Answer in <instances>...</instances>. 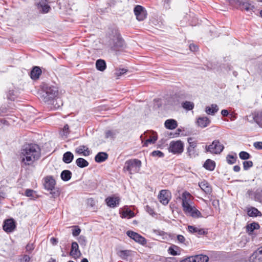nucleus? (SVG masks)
<instances>
[{"instance_id": "4c0bfd02", "label": "nucleus", "mask_w": 262, "mask_h": 262, "mask_svg": "<svg viewBox=\"0 0 262 262\" xmlns=\"http://www.w3.org/2000/svg\"><path fill=\"white\" fill-rule=\"evenodd\" d=\"M72 172L68 170H64L61 173V178L64 181H68L71 178Z\"/></svg>"}, {"instance_id": "b1692460", "label": "nucleus", "mask_w": 262, "mask_h": 262, "mask_svg": "<svg viewBox=\"0 0 262 262\" xmlns=\"http://www.w3.org/2000/svg\"><path fill=\"white\" fill-rule=\"evenodd\" d=\"M70 254L75 258L78 257L81 254L80 251L79 250L78 245L76 242L72 243Z\"/></svg>"}, {"instance_id": "423d86ee", "label": "nucleus", "mask_w": 262, "mask_h": 262, "mask_svg": "<svg viewBox=\"0 0 262 262\" xmlns=\"http://www.w3.org/2000/svg\"><path fill=\"white\" fill-rule=\"evenodd\" d=\"M246 120L250 123H256L262 128V110L254 111L246 116Z\"/></svg>"}, {"instance_id": "3c124183", "label": "nucleus", "mask_w": 262, "mask_h": 262, "mask_svg": "<svg viewBox=\"0 0 262 262\" xmlns=\"http://www.w3.org/2000/svg\"><path fill=\"white\" fill-rule=\"evenodd\" d=\"M117 132L115 130H107L105 132V137L106 138H113L115 137Z\"/></svg>"}, {"instance_id": "412c9836", "label": "nucleus", "mask_w": 262, "mask_h": 262, "mask_svg": "<svg viewBox=\"0 0 262 262\" xmlns=\"http://www.w3.org/2000/svg\"><path fill=\"white\" fill-rule=\"evenodd\" d=\"M135 252L131 250H120L117 252V255L123 260H127L129 257L134 256Z\"/></svg>"}, {"instance_id": "a19ab883", "label": "nucleus", "mask_w": 262, "mask_h": 262, "mask_svg": "<svg viewBox=\"0 0 262 262\" xmlns=\"http://www.w3.org/2000/svg\"><path fill=\"white\" fill-rule=\"evenodd\" d=\"M25 193L26 196L29 197L32 199H35L37 198L36 191L32 189H27L26 190Z\"/></svg>"}, {"instance_id": "393cba45", "label": "nucleus", "mask_w": 262, "mask_h": 262, "mask_svg": "<svg viewBox=\"0 0 262 262\" xmlns=\"http://www.w3.org/2000/svg\"><path fill=\"white\" fill-rule=\"evenodd\" d=\"M239 7L242 10H245L248 11L253 8L254 6L250 3V0H240Z\"/></svg>"}, {"instance_id": "bf43d9fd", "label": "nucleus", "mask_w": 262, "mask_h": 262, "mask_svg": "<svg viewBox=\"0 0 262 262\" xmlns=\"http://www.w3.org/2000/svg\"><path fill=\"white\" fill-rule=\"evenodd\" d=\"M146 210L150 215H153L154 214H155L154 209L148 205L146 206Z\"/></svg>"}, {"instance_id": "20e7f679", "label": "nucleus", "mask_w": 262, "mask_h": 262, "mask_svg": "<svg viewBox=\"0 0 262 262\" xmlns=\"http://www.w3.org/2000/svg\"><path fill=\"white\" fill-rule=\"evenodd\" d=\"M110 45L111 48L116 51L122 50L125 47V43L120 34L116 31L115 35L111 39Z\"/></svg>"}, {"instance_id": "774afa93", "label": "nucleus", "mask_w": 262, "mask_h": 262, "mask_svg": "<svg viewBox=\"0 0 262 262\" xmlns=\"http://www.w3.org/2000/svg\"><path fill=\"white\" fill-rule=\"evenodd\" d=\"M180 262H191V260L190 261V256L184 259H182L180 261Z\"/></svg>"}, {"instance_id": "a211bd4d", "label": "nucleus", "mask_w": 262, "mask_h": 262, "mask_svg": "<svg viewBox=\"0 0 262 262\" xmlns=\"http://www.w3.org/2000/svg\"><path fill=\"white\" fill-rule=\"evenodd\" d=\"M37 7L39 11L45 13H48L51 9L47 0H39V2L37 3Z\"/></svg>"}, {"instance_id": "ea45409f", "label": "nucleus", "mask_w": 262, "mask_h": 262, "mask_svg": "<svg viewBox=\"0 0 262 262\" xmlns=\"http://www.w3.org/2000/svg\"><path fill=\"white\" fill-rule=\"evenodd\" d=\"M179 247L175 245L171 246L168 249V253L172 255L176 256L180 254V252L178 251Z\"/></svg>"}, {"instance_id": "e433bc0d", "label": "nucleus", "mask_w": 262, "mask_h": 262, "mask_svg": "<svg viewBox=\"0 0 262 262\" xmlns=\"http://www.w3.org/2000/svg\"><path fill=\"white\" fill-rule=\"evenodd\" d=\"M76 165L80 167L84 168L89 165V162L83 158H79L76 160Z\"/></svg>"}, {"instance_id": "9b49d317", "label": "nucleus", "mask_w": 262, "mask_h": 262, "mask_svg": "<svg viewBox=\"0 0 262 262\" xmlns=\"http://www.w3.org/2000/svg\"><path fill=\"white\" fill-rule=\"evenodd\" d=\"M126 234L130 238L142 245H145L147 243L145 238L135 232L133 231H127Z\"/></svg>"}, {"instance_id": "39448f33", "label": "nucleus", "mask_w": 262, "mask_h": 262, "mask_svg": "<svg viewBox=\"0 0 262 262\" xmlns=\"http://www.w3.org/2000/svg\"><path fill=\"white\" fill-rule=\"evenodd\" d=\"M224 149V145L217 140H214L211 144L205 146L206 152L215 155L220 154Z\"/></svg>"}, {"instance_id": "052dcab7", "label": "nucleus", "mask_w": 262, "mask_h": 262, "mask_svg": "<svg viewBox=\"0 0 262 262\" xmlns=\"http://www.w3.org/2000/svg\"><path fill=\"white\" fill-rule=\"evenodd\" d=\"M189 49L191 51L195 52L198 50V47L196 45H195L194 44H190L189 45Z\"/></svg>"}, {"instance_id": "5701e85b", "label": "nucleus", "mask_w": 262, "mask_h": 262, "mask_svg": "<svg viewBox=\"0 0 262 262\" xmlns=\"http://www.w3.org/2000/svg\"><path fill=\"white\" fill-rule=\"evenodd\" d=\"M210 122V120L207 117H200L196 120L197 125L201 128L208 126Z\"/></svg>"}, {"instance_id": "13d9d810", "label": "nucleus", "mask_w": 262, "mask_h": 262, "mask_svg": "<svg viewBox=\"0 0 262 262\" xmlns=\"http://www.w3.org/2000/svg\"><path fill=\"white\" fill-rule=\"evenodd\" d=\"M253 146L257 149H262V142H256L253 144Z\"/></svg>"}, {"instance_id": "680f3d73", "label": "nucleus", "mask_w": 262, "mask_h": 262, "mask_svg": "<svg viewBox=\"0 0 262 262\" xmlns=\"http://www.w3.org/2000/svg\"><path fill=\"white\" fill-rule=\"evenodd\" d=\"M177 239L181 243H184L185 241V238L182 235H178Z\"/></svg>"}, {"instance_id": "f8f14e48", "label": "nucleus", "mask_w": 262, "mask_h": 262, "mask_svg": "<svg viewBox=\"0 0 262 262\" xmlns=\"http://www.w3.org/2000/svg\"><path fill=\"white\" fill-rule=\"evenodd\" d=\"M171 192L168 190H162L158 195V199L161 203L166 205L171 199Z\"/></svg>"}, {"instance_id": "4468645a", "label": "nucleus", "mask_w": 262, "mask_h": 262, "mask_svg": "<svg viewBox=\"0 0 262 262\" xmlns=\"http://www.w3.org/2000/svg\"><path fill=\"white\" fill-rule=\"evenodd\" d=\"M134 11L137 19L139 21L143 20L146 17V11L141 6H136L134 8Z\"/></svg>"}, {"instance_id": "0eeeda50", "label": "nucleus", "mask_w": 262, "mask_h": 262, "mask_svg": "<svg viewBox=\"0 0 262 262\" xmlns=\"http://www.w3.org/2000/svg\"><path fill=\"white\" fill-rule=\"evenodd\" d=\"M184 144L181 140L171 141L169 143V151L173 154L180 155L184 151Z\"/></svg>"}, {"instance_id": "7c9ffc66", "label": "nucleus", "mask_w": 262, "mask_h": 262, "mask_svg": "<svg viewBox=\"0 0 262 262\" xmlns=\"http://www.w3.org/2000/svg\"><path fill=\"white\" fill-rule=\"evenodd\" d=\"M96 68L100 71H104L106 68L105 61L103 59H98L96 62Z\"/></svg>"}, {"instance_id": "8fccbe9b", "label": "nucleus", "mask_w": 262, "mask_h": 262, "mask_svg": "<svg viewBox=\"0 0 262 262\" xmlns=\"http://www.w3.org/2000/svg\"><path fill=\"white\" fill-rule=\"evenodd\" d=\"M253 165V162L251 161H245L243 162V168L245 170H247Z\"/></svg>"}, {"instance_id": "dca6fc26", "label": "nucleus", "mask_w": 262, "mask_h": 262, "mask_svg": "<svg viewBox=\"0 0 262 262\" xmlns=\"http://www.w3.org/2000/svg\"><path fill=\"white\" fill-rule=\"evenodd\" d=\"M119 213L122 218L130 219L135 216L134 212L127 206H125L119 210Z\"/></svg>"}, {"instance_id": "5fc2aeb1", "label": "nucleus", "mask_w": 262, "mask_h": 262, "mask_svg": "<svg viewBox=\"0 0 262 262\" xmlns=\"http://www.w3.org/2000/svg\"><path fill=\"white\" fill-rule=\"evenodd\" d=\"M153 157H163L164 154L160 150H154L151 153Z\"/></svg>"}, {"instance_id": "c03bdc74", "label": "nucleus", "mask_w": 262, "mask_h": 262, "mask_svg": "<svg viewBox=\"0 0 262 262\" xmlns=\"http://www.w3.org/2000/svg\"><path fill=\"white\" fill-rule=\"evenodd\" d=\"M69 134V127L68 124H66L60 131V134L63 137H67Z\"/></svg>"}, {"instance_id": "aec40b11", "label": "nucleus", "mask_w": 262, "mask_h": 262, "mask_svg": "<svg viewBox=\"0 0 262 262\" xmlns=\"http://www.w3.org/2000/svg\"><path fill=\"white\" fill-rule=\"evenodd\" d=\"M75 152L80 155L86 157L91 154L89 148L85 145H80L75 149Z\"/></svg>"}, {"instance_id": "ddd939ff", "label": "nucleus", "mask_w": 262, "mask_h": 262, "mask_svg": "<svg viewBox=\"0 0 262 262\" xmlns=\"http://www.w3.org/2000/svg\"><path fill=\"white\" fill-rule=\"evenodd\" d=\"M105 202L107 206L110 208H114L119 206L120 199L119 196L113 195L107 197L105 200Z\"/></svg>"}, {"instance_id": "de8ad7c7", "label": "nucleus", "mask_w": 262, "mask_h": 262, "mask_svg": "<svg viewBox=\"0 0 262 262\" xmlns=\"http://www.w3.org/2000/svg\"><path fill=\"white\" fill-rule=\"evenodd\" d=\"M239 157L242 160H247L250 158V155L246 151H242L239 152Z\"/></svg>"}, {"instance_id": "37998d69", "label": "nucleus", "mask_w": 262, "mask_h": 262, "mask_svg": "<svg viewBox=\"0 0 262 262\" xmlns=\"http://www.w3.org/2000/svg\"><path fill=\"white\" fill-rule=\"evenodd\" d=\"M197 262H207L209 257L206 255L200 254L195 255Z\"/></svg>"}, {"instance_id": "58836bf2", "label": "nucleus", "mask_w": 262, "mask_h": 262, "mask_svg": "<svg viewBox=\"0 0 262 262\" xmlns=\"http://www.w3.org/2000/svg\"><path fill=\"white\" fill-rule=\"evenodd\" d=\"M254 200L262 203V188L257 189L254 193Z\"/></svg>"}, {"instance_id": "4d7b16f0", "label": "nucleus", "mask_w": 262, "mask_h": 262, "mask_svg": "<svg viewBox=\"0 0 262 262\" xmlns=\"http://www.w3.org/2000/svg\"><path fill=\"white\" fill-rule=\"evenodd\" d=\"M34 249V246L33 244L29 243L26 247V251L29 253H31Z\"/></svg>"}, {"instance_id": "c85d7f7f", "label": "nucleus", "mask_w": 262, "mask_h": 262, "mask_svg": "<svg viewBox=\"0 0 262 262\" xmlns=\"http://www.w3.org/2000/svg\"><path fill=\"white\" fill-rule=\"evenodd\" d=\"M164 124L165 127L169 129H173L178 126L177 121L172 119L167 120Z\"/></svg>"}, {"instance_id": "f3484780", "label": "nucleus", "mask_w": 262, "mask_h": 262, "mask_svg": "<svg viewBox=\"0 0 262 262\" xmlns=\"http://www.w3.org/2000/svg\"><path fill=\"white\" fill-rule=\"evenodd\" d=\"M55 183V181L52 176H47L44 178V186L47 190H52Z\"/></svg>"}, {"instance_id": "6e6d98bb", "label": "nucleus", "mask_w": 262, "mask_h": 262, "mask_svg": "<svg viewBox=\"0 0 262 262\" xmlns=\"http://www.w3.org/2000/svg\"><path fill=\"white\" fill-rule=\"evenodd\" d=\"M74 228L72 231V234L74 236H77L80 233L81 229L78 226H75Z\"/></svg>"}, {"instance_id": "6ab92c4d", "label": "nucleus", "mask_w": 262, "mask_h": 262, "mask_svg": "<svg viewBox=\"0 0 262 262\" xmlns=\"http://www.w3.org/2000/svg\"><path fill=\"white\" fill-rule=\"evenodd\" d=\"M180 199L182 200V207L187 205L192 202V195L187 191L184 192Z\"/></svg>"}, {"instance_id": "e2e57ef3", "label": "nucleus", "mask_w": 262, "mask_h": 262, "mask_svg": "<svg viewBox=\"0 0 262 262\" xmlns=\"http://www.w3.org/2000/svg\"><path fill=\"white\" fill-rule=\"evenodd\" d=\"M212 205L214 207L216 208L219 206V201L218 200H211Z\"/></svg>"}, {"instance_id": "c756f323", "label": "nucleus", "mask_w": 262, "mask_h": 262, "mask_svg": "<svg viewBox=\"0 0 262 262\" xmlns=\"http://www.w3.org/2000/svg\"><path fill=\"white\" fill-rule=\"evenodd\" d=\"M108 158V155L104 152H100L96 155L95 158V161L98 163H101Z\"/></svg>"}, {"instance_id": "a18cd8bd", "label": "nucleus", "mask_w": 262, "mask_h": 262, "mask_svg": "<svg viewBox=\"0 0 262 262\" xmlns=\"http://www.w3.org/2000/svg\"><path fill=\"white\" fill-rule=\"evenodd\" d=\"M237 157L233 155H228L226 157L227 163L229 164H233L235 163Z\"/></svg>"}, {"instance_id": "0e129e2a", "label": "nucleus", "mask_w": 262, "mask_h": 262, "mask_svg": "<svg viewBox=\"0 0 262 262\" xmlns=\"http://www.w3.org/2000/svg\"><path fill=\"white\" fill-rule=\"evenodd\" d=\"M50 242L53 245H56L58 243V240L57 238L53 237L51 238Z\"/></svg>"}, {"instance_id": "338daca9", "label": "nucleus", "mask_w": 262, "mask_h": 262, "mask_svg": "<svg viewBox=\"0 0 262 262\" xmlns=\"http://www.w3.org/2000/svg\"><path fill=\"white\" fill-rule=\"evenodd\" d=\"M233 170L235 172H239L241 170V167L238 165H235L233 167Z\"/></svg>"}, {"instance_id": "09e8293b", "label": "nucleus", "mask_w": 262, "mask_h": 262, "mask_svg": "<svg viewBox=\"0 0 262 262\" xmlns=\"http://www.w3.org/2000/svg\"><path fill=\"white\" fill-rule=\"evenodd\" d=\"M229 4L233 7L239 8L240 6V0H227Z\"/></svg>"}, {"instance_id": "473e14b6", "label": "nucleus", "mask_w": 262, "mask_h": 262, "mask_svg": "<svg viewBox=\"0 0 262 262\" xmlns=\"http://www.w3.org/2000/svg\"><path fill=\"white\" fill-rule=\"evenodd\" d=\"M187 154L188 156L190 158H195L199 155V149H198L196 148H187Z\"/></svg>"}, {"instance_id": "79ce46f5", "label": "nucleus", "mask_w": 262, "mask_h": 262, "mask_svg": "<svg viewBox=\"0 0 262 262\" xmlns=\"http://www.w3.org/2000/svg\"><path fill=\"white\" fill-rule=\"evenodd\" d=\"M194 103L190 101H185L182 103L183 107L188 111L192 110L194 108Z\"/></svg>"}, {"instance_id": "864d4df0", "label": "nucleus", "mask_w": 262, "mask_h": 262, "mask_svg": "<svg viewBox=\"0 0 262 262\" xmlns=\"http://www.w3.org/2000/svg\"><path fill=\"white\" fill-rule=\"evenodd\" d=\"M78 241L82 246H85L86 245V237L83 235H80L78 238Z\"/></svg>"}, {"instance_id": "f704fd0d", "label": "nucleus", "mask_w": 262, "mask_h": 262, "mask_svg": "<svg viewBox=\"0 0 262 262\" xmlns=\"http://www.w3.org/2000/svg\"><path fill=\"white\" fill-rule=\"evenodd\" d=\"M247 214L250 216L255 217L261 215V212L255 207H250L248 209Z\"/></svg>"}, {"instance_id": "f03ea898", "label": "nucleus", "mask_w": 262, "mask_h": 262, "mask_svg": "<svg viewBox=\"0 0 262 262\" xmlns=\"http://www.w3.org/2000/svg\"><path fill=\"white\" fill-rule=\"evenodd\" d=\"M240 262H262V246L255 250L250 256H246L245 252H243L239 259Z\"/></svg>"}, {"instance_id": "1a4fd4ad", "label": "nucleus", "mask_w": 262, "mask_h": 262, "mask_svg": "<svg viewBox=\"0 0 262 262\" xmlns=\"http://www.w3.org/2000/svg\"><path fill=\"white\" fill-rule=\"evenodd\" d=\"M182 208L184 212L187 215H189L194 218L201 217V213L195 207L192 203L183 206Z\"/></svg>"}, {"instance_id": "a878e982", "label": "nucleus", "mask_w": 262, "mask_h": 262, "mask_svg": "<svg viewBox=\"0 0 262 262\" xmlns=\"http://www.w3.org/2000/svg\"><path fill=\"white\" fill-rule=\"evenodd\" d=\"M219 111L218 106L215 104H212L210 106H207L205 107V112L210 115L213 116Z\"/></svg>"}, {"instance_id": "2eb2a0df", "label": "nucleus", "mask_w": 262, "mask_h": 262, "mask_svg": "<svg viewBox=\"0 0 262 262\" xmlns=\"http://www.w3.org/2000/svg\"><path fill=\"white\" fill-rule=\"evenodd\" d=\"M15 228V222L12 219L6 220L4 223L3 229L7 233L13 232Z\"/></svg>"}, {"instance_id": "bb28decb", "label": "nucleus", "mask_w": 262, "mask_h": 262, "mask_svg": "<svg viewBox=\"0 0 262 262\" xmlns=\"http://www.w3.org/2000/svg\"><path fill=\"white\" fill-rule=\"evenodd\" d=\"M199 186L206 194H209L211 192V187L207 181H204L201 182L199 183Z\"/></svg>"}, {"instance_id": "9d476101", "label": "nucleus", "mask_w": 262, "mask_h": 262, "mask_svg": "<svg viewBox=\"0 0 262 262\" xmlns=\"http://www.w3.org/2000/svg\"><path fill=\"white\" fill-rule=\"evenodd\" d=\"M43 92L45 93V98L48 99L55 98L58 94L57 88L55 86L46 84L43 86Z\"/></svg>"}, {"instance_id": "c9c22d12", "label": "nucleus", "mask_w": 262, "mask_h": 262, "mask_svg": "<svg viewBox=\"0 0 262 262\" xmlns=\"http://www.w3.org/2000/svg\"><path fill=\"white\" fill-rule=\"evenodd\" d=\"M259 228V224L257 223L253 222L247 225L246 231L249 234H251L255 229H258Z\"/></svg>"}, {"instance_id": "69168bd1", "label": "nucleus", "mask_w": 262, "mask_h": 262, "mask_svg": "<svg viewBox=\"0 0 262 262\" xmlns=\"http://www.w3.org/2000/svg\"><path fill=\"white\" fill-rule=\"evenodd\" d=\"M221 114L223 116L226 117L228 115L229 112L227 110H223L221 111Z\"/></svg>"}, {"instance_id": "f257e3e1", "label": "nucleus", "mask_w": 262, "mask_h": 262, "mask_svg": "<svg viewBox=\"0 0 262 262\" xmlns=\"http://www.w3.org/2000/svg\"><path fill=\"white\" fill-rule=\"evenodd\" d=\"M41 150L39 146L35 144H29L24 145L21 149L20 159L22 166L32 165L40 157Z\"/></svg>"}, {"instance_id": "cd10ccee", "label": "nucleus", "mask_w": 262, "mask_h": 262, "mask_svg": "<svg viewBox=\"0 0 262 262\" xmlns=\"http://www.w3.org/2000/svg\"><path fill=\"white\" fill-rule=\"evenodd\" d=\"M41 74V69L38 67H35L31 72L30 76L32 79L36 80L38 79Z\"/></svg>"}, {"instance_id": "7ed1b4c3", "label": "nucleus", "mask_w": 262, "mask_h": 262, "mask_svg": "<svg viewBox=\"0 0 262 262\" xmlns=\"http://www.w3.org/2000/svg\"><path fill=\"white\" fill-rule=\"evenodd\" d=\"M141 166V162L140 160L137 159H130L125 162L123 170L132 174L138 172L140 170Z\"/></svg>"}, {"instance_id": "4be33fe9", "label": "nucleus", "mask_w": 262, "mask_h": 262, "mask_svg": "<svg viewBox=\"0 0 262 262\" xmlns=\"http://www.w3.org/2000/svg\"><path fill=\"white\" fill-rule=\"evenodd\" d=\"M187 229L190 233L198 235H204L207 233L204 229L199 228L193 226L189 225L188 226Z\"/></svg>"}, {"instance_id": "2f4dec72", "label": "nucleus", "mask_w": 262, "mask_h": 262, "mask_svg": "<svg viewBox=\"0 0 262 262\" xmlns=\"http://www.w3.org/2000/svg\"><path fill=\"white\" fill-rule=\"evenodd\" d=\"M74 159L73 154L70 151H67L63 154L62 160L67 164L70 163Z\"/></svg>"}, {"instance_id": "72a5a7b5", "label": "nucleus", "mask_w": 262, "mask_h": 262, "mask_svg": "<svg viewBox=\"0 0 262 262\" xmlns=\"http://www.w3.org/2000/svg\"><path fill=\"white\" fill-rule=\"evenodd\" d=\"M215 166V163L214 161L207 159L204 164V167L207 170H213Z\"/></svg>"}, {"instance_id": "603ef678", "label": "nucleus", "mask_w": 262, "mask_h": 262, "mask_svg": "<svg viewBox=\"0 0 262 262\" xmlns=\"http://www.w3.org/2000/svg\"><path fill=\"white\" fill-rule=\"evenodd\" d=\"M127 70L125 69H117L115 72V75L117 77H119L121 76L122 75L126 73L127 72Z\"/></svg>"}, {"instance_id": "49530a36", "label": "nucleus", "mask_w": 262, "mask_h": 262, "mask_svg": "<svg viewBox=\"0 0 262 262\" xmlns=\"http://www.w3.org/2000/svg\"><path fill=\"white\" fill-rule=\"evenodd\" d=\"M187 142L189 143V146L187 148H196L198 143L195 141H193L192 138H188Z\"/></svg>"}, {"instance_id": "6e6552de", "label": "nucleus", "mask_w": 262, "mask_h": 262, "mask_svg": "<svg viewBox=\"0 0 262 262\" xmlns=\"http://www.w3.org/2000/svg\"><path fill=\"white\" fill-rule=\"evenodd\" d=\"M144 137L142 135L141 136L142 140H145L143 143L144 146H148L149 144H154L158 139L157 133L153 131L146 132L144 133Z\"/></svg>"}]
</instances>
